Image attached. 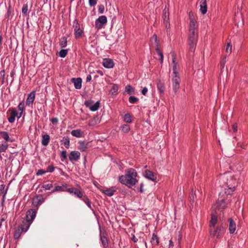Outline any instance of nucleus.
Returning <instances> with one entry per match:
<instances>
[{"mask_svg": "<svg viewBox=\"0 0 248 248\" xmlns=\"http://www.w3.org/2000/svg\"><path fill=\"white\" fill-rule=\"evenodd\" d=\"M125 175L119 177V181L121 183L130 187L135 186L138 182L136 177L137 173L135 170L132 168L127 169L125 170Z\"/></svg>", "mask_w": 248, "mask_h": 248, "instance_id": "f257e3e1", "label": "nucleus"}, {"mask_svg": "<svg viewBox=\"0 0 248 248\" xmlns=\"http://www.w3.org/2000/svg\"><path fill=\"white\" fill-rule=\"evenodd\" d=\"M36 216V211L33 209L29 210L26 214V217L22 221V223L19 227L23 230L24 232H26L29 229L30 225Z\"/></svg>", "mask_w": 248, "mask_h": 248, "instance_id": "f03ea898", "label": "nucleus"}, {"mask_svg": "<svg viewBox=\"0 0 248 248\" xmlns=\"http://www.w3.org/2000/svg\"><path fill=\"white\" fill-rule=\"evenodd\" d=\"M236 184V178L233 176H231L229 179H227L226 185L228 188L225 189V194L227 195H231L235 190Z\"/></svg>", "mask_w": 248, "mask_h": 248, "instance_id": "7ed1b4c3", "label": "nucleus"}, {"mask_svg": "<svg viewBox=\"0 0 248 248\" xmlns=\"http://www.w3.org/2000/svg\"><path fill=\"white\" fill-rule=\"evenodd\" d=\"M226 206V197L224 194H219L218 198L215 204L213 206V210H223Z\"/></svg>", "mask_w": 248, "mask_h": 248, "instance_id": "20e7f679", "label": "nucleus"}, {"mask_svg": "<svg viewBox=\"0 0 248 248\" xmlns=\"http://www.w3.org/2000/svg\"><path fill=\"white\" fill-rule=\"evenodd\" d=\"M198 33L189 32L188 38V44L191 51H194L197 44Z\"/></svg>", "mask_w": 248, "mask_h": 248, "instance_id": "39448f33", "label": "nucleus"}, {"mask_svg": "<svg viewBox=\"0 0 248 248\" xmlns=\"http://www.w3.org/2000/svg\"><path fill=\"white\" fill-rule=\"evenodd\" d=\"M224 232V228L223 227H217L210 229V235L218 238L222 236Z\"/></svg>", "mask_w": 248, "mask_h": 248, "instance_id": "423d86ee", "label": "nucleus"}, {"mask_svg": "<svg viewBox=\"0 0 248 248\" xmlns=\"http://www.w3.org/2000/svg\"><path fill=\"white\" fill-rule=\"evenodd\" d=\"M107 23V18L105 16H100L95 21V28L100 30Z\"/></svg>", "mask_w": 248, "mask_h": 248, "instance_id": "0eeeda50", "label": "nucleus"}, {"mask_svg": "<svg viewBox=\"0 0 248 248\" xmlns=\"http://www.w3.org/2000/svg\"><path fill=\"white\" fill-rule=\"evenodd\" d=\"M180 78L178 75H174L172 78V85L173 91L175 93H177L180 88Z\"/></svg>", "mask_w": 248, "mask_h": 248, "instance_id": "6e6552de", "label": "nucleus"}, {"mask_svg": "<svg viewBox=\"0 0 248 248\" xmlns=\"http://www.w3.org/2000/svg\"><path fill=\"white\" fill-rule=\"evenodd\" d=\"M84 104L86 107L89 108L91 111H94L99 108L100 102L99 101H97L95 103L93 104V101L87 100L85 101Z\"/></svg>", "mask_w": 248, "mask_h": 248, "instance_id": "1a4fd4ad", "label": "nucleus"}, {"mask_svg": "<svg viewBox=\"0 0 248 248\" xmlns=\"http://www.w3.org/2000/svg\"><path fill=\"white\" fill-rule=\"evenodd\" d=\"M66 191L70 194H74L77 198L81 199L83 197V193L79 189L72 187L67 188Z\"/></svg>", "mask_w": 248, "mask_h": 248, "instance_id": "9d476101", "label": "nucleus"}, {"mask_svg": "<svg viewBox=\"0 0 248 248\" xmlns=\"http://www.w3.org/2000/svg\"><path fill=\"white\" fill-rule=\"evenodd\" d=\"M189 18H190L189 29V32L197 33V26L196 25V22L192 17V16H191L190 13H189Z\"/></svg>", "mask_w": 248, "mask_h": 248, "instance_id": "9b49d317", "label": "nucleus"}, {"mask_svg": "<svg viewBox=\"0 0 248 248\" xmlns=\"http://www.w3.org/2000/svg\"><path fill=\"white\" fill-rule=\"evenodd\" d=\"M172 61L171 64V66L172 67L173 74H174V75H178L179 67L177 62H176V59L174 53L172 54Z\"/></svg>", "mask_w": 248, "mask_h": 248, "instance_id": "f8f14e48", "label": "nucleus"}, {"mask_svg": "<svg viewBox=\"0 0 248 248\" xmlns=\"http://www.w3.org/2000/svg\"><path fill=\"white\" fill-rule=\"evenodd\" d=\"M80 157V153L76 151H72L69 155V159L71 161H77Z\"/></svg>", "mask_w": 248, "mask_h": 248, "instance_id": "ddd939ff", "label": "nucleus"}, {"mask_svg": "<svg viewBox=\"0 0 248 248\" xmlns=\"http://www.w3.org/2000/svg\"><path fill=\"white\" fill-rule=\"evenodd\" d=\"M73 27L75 28L74 34H75V37L76 38H79V37H81V36L83 33V31L80 29V28L79 27V25H78V22H74V24H73Z\"/></svg>", "mask_w": 248, "mask_h": 248, "instance_id": "4468645a", "label": "nucleus"}, {"mask_svg": "<svg viewBox=\"0 0 248 248\" xmlns=\"http://www.w3.org/2000/svg\"><path fill=\"white\" fill-rule=\"evenodd\" d=\"M103 66L107 68H111L114 66L113 61L109 58H106L103 61Z\"/></svg>", "mask_w": 248, "mask_h": 248, "instance_id": "2eb2a0df", "label": "nucleus"}, {"mask_svg": "<svg viewBox=\"0 0 248 248\" xmlns=\"http://www.w3.org/2000/svg\"><path fill=\"white\" fill-rule=\"evenodd\" d=\"M144 176L146 178L153 181H155L156 179V174L149 170L145 171Z\"/></svg>", "mask_w": 248, "mask_h": 248, "instance_id": "dca6fc26", "label": "nucleus"}, {"mask_svg": "<svg viewBox=\"0 0 248 248\" xmlns=\"http://www.w3.org/2000/svg\"><path fill=\"white\" fill-rule=\"evenodd\" d=\"M0 135L1 137L6 142L8 141L12 142L15 141L14 139L10 138L8 133L6 131H0Z\"/></svg>", "mask_w": 248, "mask_h": 248, "instance_id": "f3484780", "label": "nucleus"}, {"mask_svg": "<svg viewBox=\"0 0 248 248\" xmlns=\"http://www.w3.org/2000/svg\"><path fill=\"white\" fill-rule=\"evenodd\" d=\"M35 97V93L34 92H32L29 94L26 102V105L30 106L32 104L34 101Z\"/></svg>", "mask_w": 248, "mask_h": 248, "instance_id": "a211bd4d", "label": "nucleus"}, {"mask_svg": "<svg viewBox=\"0 0 248 248\" xmlns=\"http://www.w3.org/2000/svg\"><path fill=\"white\" fill-rule=\"evenodd\" d=\"M19 113H17L15 109H12L11 112V116L8 118V121L10 123H13L15 121L16 117L18 119Z\"/></svg>", "mask_w": 248, "mask_h": 248, "instance_id": "6ab92c4d", "label": "nucleus"}, {"mask_svg": "<svg viewBox=\"0 0 248 248\" xmlns=\"http://www.w3.org/2000/svg\"><path fill=\"white\" fill-rule=\"evenodd\" d=\"M78 149L81 152L85 151L89 147L88 142L86 141H79L78 142Z\"/></svg>", "mask_w": 248, "mask_h": 248, "instance_id": "aec40b11", "label": "nucleus"}, {"mask_svg": "<svg viewBox=\"0 0 248 248\" xmlns=\"http://www.w3.org/2000/svg\"><path fill=\"white\" fill-rule=\"evenodd\" d=\"M200 11L203 15L205 14L207 12V3L206 0H201L200 2Z\"/></svg>", "mask_w": 248, "mask_h": 248, "instance_id": "412c9836", "label": "nucleus"}, {"mask_svg": "<svg viewBox=\"0 0 248 248\" xmlns=\"http://www.w3.org/2000/svg\"><path fill=\"white\" fill-rule=\"evenodd\" d=\"M229 230L230 233H233L236 230V223L232 218L229 219Z\"/></svg>", "mask_w": 248, "mask_h": 248, "instance_id": "4be33fe9", "label": "nucleus"}, {"mask_svg": "<svg viewBox=\"0 0 248 248\" xmlns=\"http://www.w3.org/2000/svg\"><path fill=\"white\" fill-rule=\"evenodd\" d=\"M217 222V217L216 215L212 214L211 218L209 223V228L212 229L213 228L217 227L216 224Z\"/></svg>", "mask_w": 248, "mask_h": 248, "instance_id": "5701e85b", "label": "nucleus"}, {"mask_svg": "<svg viewBox=\"0 0 248 248\" xmlns=\"http://www.w3.org/2000/svg\"><path fill=\"white\" fill-rule=\"evenodd\" d=\"M72 82L74 83V87L77 89H80L81 88L82 80L80 78H72Z\"/></svg>", "mask_w": 248, "mask_h": 248, "instance_id": "b1692460", "label": "nucleus"}, {"mask_svg": "<svg viewBox=\"0 0 248 248\" xmlns=\"http://www.w3.org/2000/svg\"><path fill=\"white\" fill-rule=\"evenodd\" d=\"M101 192L108 196H112L116 192V189L114 187H111L104 190H101Z\"/></svg>", "mask_w": 248, "mask_h": 248, "instance_id": "393cba45", "label": "nucleus"}, {"mask_svg": "<svg viewBox=\"0 0 248 248\" xmlns=\"http://www.w3.org/2000/svg\"><path fill=\"white\" fill-rule=\"evenodd\" d=\"M151 42L152 46L155 47V49L159 48V41L157 40L156 35H153V37L151 39Z\"/></svg>", "mask_w": 248, "mask_h": 248, "instance_id": "a878e982", "label": "nucleus"}, {"mask_svg": "<svg viewBox=\"0 0 248 248\" xmlns=\"http://www.w3.org/2000/svg\"><path fill=\"white\" fill-rule=\"evenodd\" d=\"M9 145L8 144L4 142L0 144V159H2V157L1 155V153L3 152H6L8 148Z\"/></svg>", "mask_w": 248, "mask_h": 248, "instance_id": "bb28decb", "label": "nucleus"}, {"mask_svg": "<svg viewBox=\"0 0 248 248\" xmlns=\"http://www.w3.org/2000/svg\"><path fill=\"white\" fill-rule=\"evenodd\" d=\"M71 134L73 136L77 138H80L83 136V132L80 129L73 130Z\"/></svg>", "mask_w": 248, "mask_h": 248, "instance_id": "cd10ccee", "label": "nucleus"}, {"mask_svg": "<svg viewBox=\"0 0 248 248\" xmlns=\"http://www.w3.org/2000/svg\"><path fill=\"white\" fill-rule=\"evenodd\" d=\"M150 242L153 246H155L158 245L159 238L155 233L153 234V236L151 239Z\"/></svg>", "mask_w": 248, "mask_h": 248, "instance_id": "c85d7f7f", "label": "nucleus"}, {"mask_svg": "<svg viewBox=\"0 0 248 248\" xmlns=\"http://www.w3.org/2000/svg\"><path fill=\"white\" fill-rule=\"evenodd\" d=\"M41 143L44 146H46L48 144L50 140V137L48 135L46 134L43 136Z\"/></svg>", "mask_w": 248, "mask_h": 248, "instance_id": "c756f323", "label": "nucleus"}, {"mask_svg": "<svg viewBox=\"0 0 248 248\" xmlns=\"http://www.w3.org/2000/svg\"><path fill=\"white\" fill-rule=\"evenodd\" d=\"M22 232H24L23 230L22 229H20L19 227L16 230L15 233H14V238L15 239H18L20 237L21 233Z\"/></svg>", "mask_w": 248, "mask_h": 248, "instance_id": "7c9ffc66", "label": "nucleus"}, {"mask_svg": "<svg viewBox=\"0 0 248 248\" xmlns=\"http://www.w3.org/2000/svg\"><path fill=\"white\" fill-rule=\"evenodd\" d=\"M18 109L20 111L19 112V116H18V119L20 118L23 113V112L25 109V105H24V101H22L19 103V104L18 106Z\"/></svg>", "mask_w": 248, "mask_h": 248, "instance_id": "2f4dec72", "label": "nucleus"}, {"mask_svg": "<svg viewBox=\"0 0 248 248\" xmlns=\"http://www.w3.org/2000/svg\"><path fill=\"white\" fill-rule=\"evenodd\" d=\"M80 199L86 204L88 207L92 209L91 202L87 196L83 195L82 198Z\"/></svg>", "mask_w": 248, "mask_h": 248, "instance_id": "473e14b6", "label": "nucleus"}, {"mask_svg": "<svg viewBox=\"0 0 248 248\" xmlns=\"http://www.w3.org/2000/svg\"><path fill=\"white\" fill-rule=\"evenodd\" d=\"M100 239L103 247V248H107L108 247V240L105 236H101Z\"/></svg>", "mask_w": 248, "mask_h": 248, "instance_id": "72a5a7b5", "label": "nucleus"}, {"mask_svg": "<svg viewBox=\"0 0 248 248\" xmlns=\"http://www.w3.org/2000/svg\"><path fill=\"white\" fill-rule=\"evenodd\" d=\"M157 89L160 93H163L165 91V86L163 82L159 81L157 85Z\"/></svg>", "mask_w": 248, "mask_h": 248, "instance_id": "f704fd0d", "label": "nucleus"}, {"mask_svg": "<svg viewBox=\"0 0 248 248\" xmlns=\"http://www.w3.org/2000/svg\"><path fill=\"white\" fill-rule=\"evenodd\" d=\"M125 90L129 94H132L134 93V89L130 85H126L125 87Z\"/></svg>", "mask_w": 248, "mask_h": 248, "instance_id": "c9c22d12", "label": "nucleus"}, {"mask_svg": "<svg viewBox=\"0 0 248 248\" xmlns=\"http://www.w3.org/2000/svg\"><path fill=\"white\" fill-rule=\"evenodd\" d=\"M62 142L66 148H69L70 146V140L68 137H64L62 140Z\"/></svg>", "mask_w": 248, "mask_h": 248, "instance_id": "e433bc0d", "label": "nucleus"}, {"mask_svg": "<svg viewBox=\"0 0 248 248\" xmlns=\"http://www.w3.org/2000/svg\"><path fill=\"white\" fill-rule=\"evenodd\" d=\"M60 45L62 47H64L67 46V38L65 37H63L61 39Z\"/></svg>", "mask_w": 248, "mask_h": 248, "instance_id": "4c0bfd02", "label": "nucleus"}, {"mask_svg": "<svg viewBox=\"0 0 248 248\" xmlns=\"http://www.w3.org/2000/svg\"><path fill=\"white\" fill-rule=\"evenodd\" d=\"M118 90V86L116 84H113L111 89L110 90V92L112 94H116Z\"/></svg>", "mask_w": 248, "mask_h": 248, "instance_id": "58836bf2", "label": "nucleus"}, {"mask_svg": "<svg viewBox=\"0 0 248 248\" xmlns=\"http://www.w3.org/2000/svg\"><path fill=\"white\" fill-rule=\"evenodd\" d=\"M156 52L157 54L159 56V60L161 63H162L163 62V55L162 52L159 49V48H155Z\"/></svg>", "mask_w": 248, "mask_h": 248, "instance_id": "ea45409f", "label": "nucleus"}, {"mask_svg": "<svg viewBox=\"0 0 248 248\" xmlns=\"http://www.w3.org/2000/svg\"><path fill=\"white\" fill-rule=\"evenodd\" d=\"M122 130L124 133H127L129 131L130 128L128 124H124L121 126Z\"/></svg>", "mask_w": 248, "mask_h": 248, "instance_id": "a19ab883", "label": "nucleus"}, {"mask_svg": "<svg viewBox=\"0 0 248 248\" xmlns=\"http://www.w3.org/2000/svg\"><path fill=\"white\" fill-rule=\"evenodd\" d=\"M169 13L166 11V9L163 10V18L164 21L169 20Z\"/></svg>", "mask_w": 248, "mask_h": 248, "instance_id": "79ce46f5", "label": "nucleus"}, {"mask_svg": "<svg viewBox=\"0 0 248 248\" xmlns=\"http://www.w3.org/2000/svg\"><path fill=\"white\" fill-rule=\"evenodd\" d=\"M53 192L56 191H66V189H63V187L62 186H58L55 187V188L52 191Z\"/></svg>", "mask_w": 248, "mask_h": 248, "instance_id": "37998d69", "label": "nucleus"}, {"mask_svg": "<svg viewBox=\"0 0 248 248\" xmlns=\"http://www.w3.org/2000/svg\"><path fill=\"white\" fill-rule=\"evenodd\" d=\"M124 121L126 123H130L131 122V116L129 114H125L124 116Z\"/></svg>", "mask_w": 248, "mask_h": 248, "instance_id": "c03bdc74", "label": "nucleus"}, {"mask_svg": "<svg viewBox=\"0 0 248 248\" xmlns=\"http://www.w3.org/2000/svg\"><path fill=\"white\" fill-rule=\"evenodd\" d=\"M67 54V50L66 49H62L59 52V55L62 58H64Z\"/></svg>", "mask_w": 248, "mask_h": 248, "instance_id": "a18cd8bd", "label": "nucleus"}, {"mask_svg": "<svg viewBox=\"0 0 248 248\" xmlns=\"http://www.w3.org/2000/svg\"><path fill=\"white\" fill-rule=\"evenodd\" d=\"M138 98L135 96H131L129 98V101L131 104L135 103L138 101Z\"/></svg>", "mask_w": 248, "mask_h": 248, "instance_id": "49530a36", "label": "nucleus"}, {"mask_svg": "<svg viewBox=\"0 0 248 248\" xmlns=\"http://www.w3.org/2000/svg\"><path fill=\"white\" fill-rule=\"evenodd\" d=\"M225 51L227 53L229 54L232 52V46L230 43H227L225 48Z\"/></svg>", "mask_w": 248, "mask_h": 248, "instance_id": "de8ad7c7", "label": "nucleus"}, {"mask_svg": "<svg viewBox=\"0 0 248 248\" xmlns=\"http://www.w3.org/2000/svg\"><path fill=\"white\" fill-rule=\"evenodd\" d=\"M5 185H0V195L3 194V198L4 197L6 192H4Z\"/></svg>", "mask_w": 248, "mask_h": 248, "instance_id": "09e8293b", "label": "nucleus"}, {"mask_svg": "<svg viewBox=\"0 0 248 248\" xmlns=\"http://www.w3.org/2000/svg\"><path fill=\"white\" fill-rule=\"evenodd\" d=\"M53 186L51 183L46 184L43 185L42 187L45 188L46 190H49Z\"/></svg>", "mask_w": 248, "mask_h": 248, "instance_id": "8fccbe9b", "label": "nucleus"}, {"mask_svg": "<svg viewBox=\"0 0 248 248\" xmlns=\"http://www.w3.org/2000/svg\"><path fill=\"white\" fill-rule=\"evenodd\" d=\"M28 10V5L27 4L23 5L22 9V13L25 15H27Z\"/></svg>", "mask_w": 248, "mask_h": 248, "instance_id": "3c124183", "label": "nucleus"}, {"mask_svg": "<svg viewBox=\"0 0 248 248\" xmlns=\"http://www.w3.org/2000/svg\"><path fill=\"white\" fill-rule=\"evenodd\" d=\"M97 0H89V4L90 7H93L97 4Z\"/></svg>", "mask_w": 248, "mask_h": 248, "instance_id": "603ef678", "label": "nucleus"}, {"mask_svg": "<svg viewBox=\"0 0 248 248\" xmlns=\"http://www.w3.org/2000/svg\"><path fill=\"white\" fill-rule=\"evenodd\" d=\"M105 8L103 5H100L98 6V12L100 14H103L104 12Z\"/></svg>", "mask_w": 248, "mask_h": 248, "instance_id": "864d4df0", "label": "nucleus"}, {"mask_svg": "<svg viewBox=\"0 0 248 248\" xmlns=\"http://www.w3.org/2000/svg\"><path fill=\"white\" fill-rule=\"evenodd\" d=\"M55 168L52 165H50L47 168L46 172H52L54 170Z\"/></svg>", "mask_w": 248, "mask_h": 248, "instance_id": "5fc2aeb1", "label": "nucleus"}, {"mask_svg": "<svg viewBox=\"0 0 248 248\" xmlns=\"http://www.w3.org/2000/svg\"><path fill=\"white\" fill-rule=\"evenodd\" d=\"M46 172V170H39L36 172L37 175H42L45 174Z\"/></svg>", "mask_w": 248, "mask_h": 248, "instance_id": "6e6d98bb", "label": "nucleus"}, {"mask_svg": "<svg viewBox=\"0 0 248 248\" xmlns=\"http://www.w3.org/2000/svg\"><path fill=\"white\" fill-rule=\"evenodd\" d=\"M163 23H164L165 26H166L167 30H168V29H169L170 28V24L169 23V20H167V21L163 20Z\"/></svg>", "mask_w": 248, "mask_h": 248, "instance_id": "4d7b16f0", "label": "nucleus"}, {"mask_svg": "<svg viewBox=\"0 0 248 248\" xmlns=\"http://www.w3.org/2000/svg\"><path fill=\"white\" fill-rule=\"evenodd\" d=\"M61 156L64 159L67 158V155L66 151H62L61 153Z\"/></svg>", "mask_w": 248, "mask_h": 248, "instance_id": "13d9d810", "label": "nucleus"}, {"mask_svg": "<svg viewBox=\"0 0 248 248\" xmlns=\"http://www.w3.org/2000/svg\"><path fill=\"white\" fill-rule=\"evenodd\" d=\"M147 92L148 89L146 87H144L141 91V93L144 95H146L147 93Z\"/></svg>", "mask_w": 248, "mask_h": 248, "instance_id": "bf43d9fd", "label": "nucleus"}, {"mask_svg": "<svg viewBox=\"0 0 248 248\" xmlns=\"http://www.w3.org/2000/svg\"><path fill=\"white\" fill-rule=\"evenodd\" d=\"M45 201V199L43 197H40L39 199H37V202L38 204H41Z\"/></svg>", "mask_w": 248, "mask_h": 248, "instance_id": "052dcab7", "label": "nucleus"}, {"mask_svg": "<svg viewBox=\"0 0 248 248\" xmlns=\"http://www.w3.org/2000/svg\"><path fill=\"white\" fill-rule=\"evenodd\" d=\"M51 122L53 124H57L58 122V120L57 118H53L51 120Z\"/></svg>", "mask_w": 248, "mask_h": 248, "instance_id": "680f3d73", "label": "nucleus"}, {"mask_svg": "<svg viewBox=\"0 0 248 248\" xmlns=\"http://www.w3.org/2000/svg\"><path fill=\"white\" fill-rule=\"evenodd\" d=\"M233 131L236 132L237 130V126L236 124H233L232 126Z\"/></svg>", "mask_w": 248, "mask_h": 248, "instance_id": "e2e57ef3", "label": "nucleus"}, {"mask_svg": "<svg viewBox=\"0 0 248 248\" xmlns=\"http://www.w3.org/2000/svg\"><path fill=\"white\" fill-rule=\"evenodd\" d=\"M0 75L2 77V78L3 79L4 78V76H5V71L3 70H1L0 72Z\"/></svg>", "mask_w": 248, "mask_h": 248, "instance_id": "0e129e2a", "label": "nucleus"}, {"mask_svg": "<svg viewBox=\"0 0 248 248\" xmlns=\"http://www.w3.org/2000/svg\"><path fill=\"white\" fill-rule=\"evenodd\" d=\"M132 240L134 242H137L138 241V239L135 237V236L134 235H133L132 238Z\"/></svg>", "mask_w": 248, "mask_h": 248, "instance_id": "69168bd1", "label": "nucleus"}, {"mask_svg": "<svg viewBox=\"0 0 248 248\" xmlns=\"http://www.w3.org/2000/svg\"><path fill=\"white\" fill-rule=\"evenodd\" d=\"M92 79V77L91 75H88L87 77V78H86V81L88 82V81H90Z\"/></svg>", "mask_w": 248, "mask_h": 248, "instance_id": "338daca9", "label": "nucleus"}, {"mask_svg": "<svg viewBox=\"0 0 248 248\" xmlns=\"http://www.w3.org/2000/svg\"><path fill=\"white\" fill-rule=\"evenodd\" d=\"M11 11H10V9H9V10H8V11H7V15H6V16H7V17L8 18H9V16H10L11 15Z\"/></svg>", "mask_w": 248, "mask_h": 248, "instance_id": "774afa93", "label": "nucleus"}]
</instances>
